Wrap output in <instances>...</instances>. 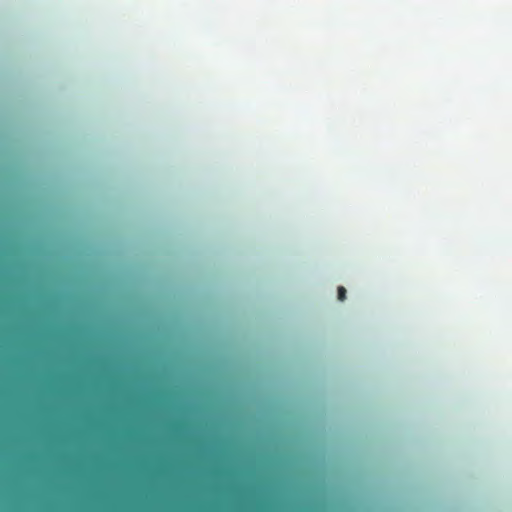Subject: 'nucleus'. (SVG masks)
Listing matches in <instances>:
<instances>
[{
	"label": "nucleus",
	"mask_w": 512,
	"mask_h": 512,
	"mask_svg": "<svg viewBox=\"0 0 512 512\" xmlns=\"http://www.w3.org/2000/svg\"><path fill=\"white\" fill-rule=\"evenodd\" d=\"M337 298L341 302H343L346 299V289H345V287L339 286L337 288Z\"/></svg>",
	"instance_id": "3"
},
{
	"label": "nucleus",
	"mask_w": 512,
	"mask_h": 512,
	"mask_svg": "<svg viewBox=\"0 0 512 512\" xmlns=\"http://www.w3.org/2000/svg\"><path fill=\"white\" fill-rule=\"evenodd\" d=\"M153 320H154V321H157L158 319H157V318H154Z\"/></svg>",
	"instance_id": "4"
},
{
	"label": "nucleus",
	"mask_w": 512,
	"mask_h": 512,
	"mask_svg": "<svg viewBox=\"0 0 512 512\" xmlns=\"http://www.w3.org/2000/svg\"><path fill=\"white\" fill-rule=\"evenodd\" d=\"M0 320H122L121 318H57V317H39V318H0Z\"/></svg>",
	"instance_id": "2"
},
{
	"label": "nucleus",
	"mask_w": 512,
	"mask_h": 512,
	"mask_svg": "<svg viewBox=\"0 0 512 512\" xmlns=\"http://www.w3.org/2000/svg\"><path fill=\"white\" fill-rule=\"evenodd\" d=\"M104 326V322H0V327H80Z\"/></svg>",
	"instance_id": "1"
}]
</instances>
